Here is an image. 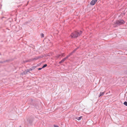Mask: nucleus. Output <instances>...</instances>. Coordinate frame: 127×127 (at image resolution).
Segmentation results:
<instances>
[{"label": "nucleus", "instance_id": "f257e3e1", "mask_svg": "<svg viewBox=\"0 0 127 127\" xmlns=\"http://www.w3.org/2000/svg\"><path fill=\"white\" fill-rule=\"evenodd\" d=\"M82 33L81 31H75L71 34V36L72 38H76L80 36Z\"/></svg>", "mask_w": 127, "mask_h": 127}, {"label": "nucleus", "instance_id": "a211bd4d", "mask_svg": "<svg viewBox=\"0 0 127 127\" xmlns=\"http://www.w3.org/2000/svg\"><path fill=\"white\" fill-rule=\"evenodd\" d=\"M19 127H21V126H20Z\"/></svg>", "mask_w": 127, "mask_h": 127}, {"label": "nucleus", "instance_id": "f03ea898", "mask_svg": "<svg viewBox=\"0 0 127 127\" xmlns=\"http://www.w3.org/2000/svg\"><path fill=\"white\" fill-rule=\"evenodd\" d=\"M124 21L123 20H119L114 22V24L117 25H121L125 23Z\"/></svg>", "mask_w": 127, "mask_h": 127}, {"label": "nucleus", "instance_id": "ddd939ff", "mask_svg": "<svg viewBox=\"0 0 127 127\" xmlns=\"http://www.w3.org/2000/svg\"><path fill=\"white\" fill-rule=\"evenodd\" d=\"M74 52V51H73V52H71V53H70L69 54V55H70V56L71 55H72L73 54V52Z\"/></svg>", "mask_w": 127, "mask_h": 127}, {"label": "nucleus", "instance_id": "39448f33", "mask_svg": "<svg viewBox=\"0 0 127 127\" xmlns=\"http://www.w3.org/2000/svg\"><path fill=\"white\" fill-rule=\"evenodd\" d=\"M41 58V57L40 56H39L38 57H36L35 58H33L32 59V60L34 61V60H35Z\"/></svg>", "mask_w": 127, "mask_h": 127}, {"label": "nucleus", "instance_id": "9d476101", "mask_svg": "<svg viewBox=\"0 0 127 127\" xmlns=\"http://www.w3.org/2000/svg\"><path fill=\"white\" fill-rule=\"evenodd\" d=\"M124 104L126 106H127V102H126V101H125L124 103Z\"/></svg>", "mask_w": 127, "mask_h": 127}, {"label": "nucleus", "instance_id": "1a4fd4ad", "mask_svg": "<svg viewBox=\"0 0 127 127\" xmlns=\"http://www.w3.org/2000/svg\"><path fill=\"white\" fill-rule=\"evenodd\" d=\"M63 55H64V54H61V55H58L57 56V58H59L60 56H63Z\"/></svg>", "mask_w": 127, "mask_h": 127}, {"label": "nucleus", "instance_id": "2eb2a0df", "mask_svg": "<svg viewBox=\"0 0 127 127\" xmlns=\"http://www.w3.org/2000/svg\"><path fill=\"white\" fill-rule=\"evenodd\" d=\"M54 127H59L58 126L56 125H54Z\"/></svg>", "mask_w": 127, "mask_h": 127}, {"label": "nucleus", "instance_id": "f3484780", "mask_svg": "<svg viewBox=\"0 0 127 127\" xmlns=\"http://www.w3.org/2000/svg\"><path fill=\"white\" fill-rule=\"evenodd\" d=\"M29 70H27V72H29Z\"/></svg>", "mask_w": 127, "mask_h": 127}, {"label": "nucleus", "instance_id": "f8f14e48", "mask_svg": "<svg viewBox=\"0 0 127 127\" xmlns=\"http://www.w3.org/2000/svg\"><path fill=\"white\" fill-rule=\"evenodd\" d=\"M70 56L69 54L68 55H67L66 57L65 58H66V59H67Z\"/></svg>", "mask_w": 127, "mask_h": 127}, {"label": "nucleus", "instance_id": "20e7f679", "mask_svg": "<svg viewBox=\"0 0 127 127\" xmlns=\"http://www.w3.org/2000/svg\"><path fill=\"white\" fill-rule=\"evenodd\" d=\"M33 120V118H32V119H30L28 120V121L29 122V123L31 124L32 125V122Z\"/></svg>", "mask_w": 127, "mask_h": 127}, {"label": "nucleus", "instance_id": "7ed1b4c3", "mask_svg": "<svg viewBox=\"0 0 127 127\" xmlns=\"http://www.w3.org/2000/svg\"><path fill=\"white\" fill-rule=\"evenodd\" d=\"M97 0H93L91 2L90 4L92 5H94L97 1Z\"/></svg>", "mask_w": 127, "mask_h": 127}, {"label": "nucleus", "instance_id": "0eeeda50", "mask_svg": "<svg viewBox=\"0 0 127 127\" xmlns=\"http://www.w3.org/2000/svg\"><path fill=\"white\" fill-rule=\"evenodd\" d=\"M105 92H100V93L99 95V97H100L103 95L105 93Z\"/></svg>", "mask_w": 127, "mask_h": 127}, {"label": "nucleus", "instance_id": "4468645a", "mask_svg": "<svg viewBox=\"0 0 127 127\" xmlns=\"http://www.w3.org/2000/svg\"><path fill=\"white\" fill-rule=\"evenodd\" d=\"M41 36L42 37H44V34H43V33L41 34Z\"/></svg>", "mask_w": 127, "mask_h": 127}, {"label": "nucleus", "instance_id": "423d86ee", "mask_svg": "<svg viewBox=\"0 0 127 127\" xmlns=\"http://www.w3.org/2000/svg\"><path fill=\"white\" fill-rule=\"evenodd\" d=\"M66 59L65 58L62 60L61 61L59 62V63L61 64L64 62Z\"/></svg>", "mask_w": 127, "mask_h": 127}, {"label": "nucleus", "instance_id": "6e6552de", "mask_svg": "<svg viewBox=\"0 0 127 127\" xmlns=\"http://www.w3.org/2000/svg\"><path fill=\"white\" fill-rule=\"evenodd\" d=\"M82 118V117L81 116V117H78V118H77L76 119H77L79 121Z\"/></svg>", "mask_w": 127, "mask_h": 127}, {"label": "nucleus", "instance_id": "9b49d317", "mask_svg": "<svg viewBox=\"0 0 127 127\" xmlns=\"http://www.w3.org/2000/svg\"><path fill=\"white\" fill-rule=\"evenodd\" d=\"M47 64H45L44 65L42 66V68H44L45 67H46L47 66Z\"/></svg>", "mask_w": 127, "mask_h": 127}, {"label": "nucleus", "instance_id": "dca6fc26", "mask_svg": "<svg viewBox=\"0 0 127 127\" xmlns=\"http://www.w3.org/2000/svg\"><path fill=\"white\" fill-rule=\"evenodd\" d=\"M42 68H39L38 69V70H41L42 68Z\"/></svg>", "mask_w": 127, "mask_h": 127}]
</instances>
